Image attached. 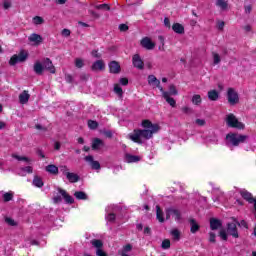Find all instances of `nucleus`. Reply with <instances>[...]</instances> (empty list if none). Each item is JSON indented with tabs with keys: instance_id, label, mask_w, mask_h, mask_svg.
I'll list each match as a JSON object with an SVG mask.
<instances>
[{
	"instance_id": "obj_1",
	"label": "nucleus",
	"mask_w": 256,
	"mask_h": 256,
	"mask_svg": "<svg viewBox=\"0 0 256 256\" xmlns=\"http://www.w3.org/2000/svg\"><path fill=\"white\" fill-rule=\"evenodd\" d=\"M143 129L134 130L133 133L128 135V138L134 143L143 144L149 139H153V135L161 131V126L159 123H153L151 120H143L142 123Z\"/></svg>"
},
{
	"instance_id": "obj_2",
	"label": "nucleus",
	"mask_w": 256,
	"mask_h": 256,
	"mask_svg": "<svg viewBox=\"0 0 256 256\" xmlns=\"http://www.w3.org/2000/svg\"><path fill=\"white\" fill-rule=\"evenodd\" d=\"M247 139H249V136L237 133H229L226 135V143L229 147H239V145L245 143Z\"/></svg>"
},
{
	"instance_id": "obj_3",
	"label": "nucleus",
	"mask_w": 256,
	"mask_h": 256,
	"mask_svg": "<svg viewBox=\"0 0 256 256\" xmlns=\"http://www.w3.org/2000/svg\"><path fill=\"white\" fill-rule=\"evenodd\" d=\"M29 59V51L21 50L18 54L10 58V65H17V63H25Z\"/></svg>"
},
{
	"instance_id": "obj_4",
	"label": "nucleus",
	"mask_w": 256,
	"mask_h": 256,
	"mask_svg": "<svg viewBox=\"0 0 256 256\" xmlns=\"http://www.w3.org/2000/svg\"><path fill=\"white\" fill-rule=\"evenodd\" d=\"M226 123L228 127H233L234 129H245V124L239 122L237 117H235L233 114H228L226 116Z\"/></svg>"
},
{
	"instance_id": "obj_5",
	"label": "nucleus",
	"mask_w": 256,
	"mask_h": 256,
	"mask_svg": "<svg viewBox=\"0 0 256 256\" xmlns=\"http://www.w3.org/2000/svg\"><path fill=\"white\" fill-rule=\"evenodd\" d=\"M227 99L230 105H237L239 103V93L234 88L227 89Z\"/></svg>"
},
{
	"instance_id": "obj_6",
	"label": "nucleus",
	"mask_w": 256,
	"mask_h": 256,
	"mask_svg": "<svg viewBox=\"0 0 256 256\" xmlns=\"http://www.w3.org/2000/svg\"><path fill=\"white\" fill-rule=\"evenodd\" d=\"M140 45L141 47H143V49H146L147 51H153L156 46L155 42L150 37L142 38L140 41Z\"/></svg>"
},
{
	"instance_id": "obj_7",
	"label": "nucleus",
	"mask_w": 256,
	"mask_h": 256,
	"mask_svg": "<svg viewBox=\"0 0 256 256\" xmlns=\"http://www.w3.org/2000/svg\"><path fill=\"white\" fill-rule=\"evenodd\" d=\"M28 41L33 47H39V45L43 43V36L37 33H33L28 37Z\"/></svg>"
},
{
	"instance_id": "obj_8",
	"label": "nucleus",
	"mask_w": 256,
	"mask_h": 256,
	"mask_svg": "<svg viewBox=\"0 0 256 256\" xmlns=\"http://www.w3.org/2000/svg\"><path fill=\"white\" fill-rule=\"evenodd\" d=\"M148 85H150V87L153 89H159L160 91L163 89V87H161V81H159L155 75L148 76Z\"/></svg>"
},
{
	"instance_id": "obj_9",
	"label": "nucleus",
	"mask_w": 256,
	"mask_h": 256,
	"mask_svg": "<svg viewBox=\"0 0 256 256\" xmlns=\"http://www.w3.org/2000/svg\"><path fill=\"white\" fill-rule=\"evenodd\" d=\"M58 193L62 195L65 203H67L68 205H73L75 203V199L73 198V196L69 195V193H67L65 189L58 188Z\"/></svg>"
},
{
	"instance_id": "obj_10",
	"label": "nucleus",
	"mask_w": 256,
	"mask_h": 256,
	"mask_svg": "<svg viewBox=\"0 0 256 256\" xmlns=\"http://www.w3.org/2000/svg\"><path fill=\"white\" fill-rule=\"evenodd\" d=\"M105 61L103 60H96L92 66L91 69L92 71H94L95 73H101V71H105Z\"/></svg>"
},
{
	"instance_id": "obj_11",
	"label": "nucleus",
	"mask_w": 256,
	"mask_h": 256,
	"mask_svg": "<svg viewBox=\"0 0 256 256\" xmlns=\"http://www.w3.org/2000/svg\"><path fill=\"white\" fill-rule=\"evenodd\" d=\"M227 232L229 235L234 237V239H239V231L237 230V224L231 222L227 224Z\"/></svg>"
},
{
	"instance_id": "obj_12",
	"label": "nucleus",
	"mask_w": 256,
	"mask_h": 256,
	"mask_svg": "<svg viewBox=\"0 0 256 256\" xmlns=\"http://www.w3.org/2000/svg\"><path fill=\"white\" fill-rule=\"evenodd\" d=\"M132 63L133 66L136 67V69H144L145 63L143 62V59H141V56L139 54H135L132 57Z\"/></svg>"
},
{
	"instance_id": "obj_13",
	"label": "nucleus",
	"mask_w": 256,
	"mask_h": 256,
	"mask_svg": "<svg viewBox=\"0 0 256 256\" xmlns=\"http://www.w3.org/2000/svg\"><path fill=\"white\" fill-rule=\"evenodd\" d=\"M223 227V222L217 218H210V229L211 231H217Z\"/></svg>"
},
{
	"instance_id": "obj_14",
	"label": "nucleus",
	"mask_w": 256,
	"mask_h": 256,
	"mask_svg": "<svg viewBox=\"0 0 256 256\" xmlns=\"http://www.w3.org/2000/svg\"><path fill=\"white\" fill-rule=\"evenodd\" d=\"M160 91H161L165 101H167L171 107H175V105H177V102L175 101V99L171 98V96L169 95V93L167 91L163 90V88H160Z\"/></svg>"
},
{
	"instance_id": "obj_15",
	"label": "nucleus",
	"mask_w": 256,
	"mask_h": 256,
	"mask_svg": "<svg viewBox=\"0 0 256 256\" xmlns=\"http://www.w3.org/2000/svg\"><path fill=\"white\" fill-rule=\"evenodd\" d=\"M172 31L176 33L177 35H184L185 34V26L181 23H174L172 25Z\"/></svg>"
},
{
	"instance_id": "obj_16",
	"label": "nucleus",
	"mask_w": 256,
	"mask_h": 256,
	"mask_svg": "<svg viewBox=\"0 0 256 256\" xmlns=\"http://www.w3.org/2000/svg\"><path fill=\"white\" fill-rule=\"evenodd\" d=\"M44 70L49 71L50 73H55V66H53V62L51 59L46 58L43 61Z\"/></svg>"
},
{
	"instance_id": "obj_17",
	"label": "nucleus",
	"mask_w": 256,
	"mask_h": 256,
	"mask_svg": "<svg viewBox=\"0 0 256 256\" xmlns=\"http://www.w3.org/2000/svg\"><path fill=\"white\" fill-rule=\"evenodd\" d=\"M104 143H103V140L99 139V138H94L92 140V149L94 151H99V149H103L104 147Z\"/></svg>"
},
{
	"instance_id": "obj_18",
	"label": "nucleus",
	"mask_w": 256,
	"mask_h": 256,
	"mask_svg": "<svg viewBox=\"0 0 256 256\" xmlns=\"http://www.w3.org/2000/svg\"><path fill=\"white\" fill-rule=\"evenodd\" d=\"M110 73H120L121 72V65H119V62L112 61L109 64Z\"/></svg>"
},
{
	"instance_id": "obj_19",
	"label": "nucleus",
	"mask_w": 256,
	"mask_h": 256,
	"mask_svg": "<svg viewBox=\"0 0 256 256\" xmlns=\"http://www.w3.org/2000/svg\"><path fill=\"white\" fill-rule=\"evenodd\" d=\"M190 233L195 234L201 229V226L197 223V220L190 219Z\"/></svg>"
},
{
	"instance_id": "obj_20",
	"label": "nucleus",
	"mask_w": 256,
	"mask_h": 256,
	"mask_svg": "<svg viewBox=\"0 0 256 256\" xmlns=\"http://www.w3.org/2000/svg\"><path fill=\"white\" fill-rule=\"evenodd\" d=\"M240 195L242 198L245 199V201H248V203H253L255 201V198H253V194L247 190H243L240 192Z\"/></svg>"
},
{
	"instance_id": "obj_21",
	"label": "nucleus",
	"mask_w": 256,
	"mask_h": 256,
	"mask_svg": "<svg viewBox=\"0 0 256 256\" xmlns=\"http://www.w3.org/2000/svg\"><path fill=\"white\" fill-rule=\"evenodd\" d=\"M45 71V66L41 62L37 61L34 63V73L36 75H43V72Z\"/></svg>"
},
{
	"instance_id": "obj_22",
	"label": "nucleus",
	"mask_w": 256,
	"mask_h": 256,
	"mask_svg": "<svg viewBox=\"0 0 256 256\" xmlns=\"http://www.w3.org/2000/svg\"><path fill=\"white\" fill-rule=\"evenodd\" d=\"M156 219L159 223H165V217L160 205L156 206Z\"/></svg>"
},
{
	"instance_id": "obj_23",
	"label": "nucleus",
	"mask_w": 256,
	"mask_h": 256,
	"mask_svg": "<svg viewBox=\"0 0 256 256\" xmlns=\"http://www.w3.org/2000/svg\"><path fill=\"white\" fill-rule=\"evenodd\" d=\"M66 179H68L69 183H79L81 177L77 173L70 172L67 174Z\"/></svg>"
},
{
	"instance_id": "obj_24",
	"label": "nucleus",
	"mask_w": 256,
	"mask_h": 256,
	"mask_svg": "<svg viewBox=\"0 0 256 256\" xmlns=\"http://www.w3.org/2000/svg\"><path fill=\"white\" fill-rule=\"evenodd\" d=\"M29 97H31V95H29V92H28L27 90H24V91L19 95V102H20L22 105H25V103H28Z\"/></svg>"
},
{
	"instance_id": "obj_25",
	"label": "nucleus",
	"mask_w": 256,
	"mask_h": 256,
	"mask_svg": "<svg viewBox=\"0 0 256 256\" xmlns=\"http://www.w3.org/2000/svg\"><path fill=\"white\" fill-rule=\"evenodd\" d=\"M45 171L50 173V175H59V167L53 164L46 166Z\"/></svg>"
},
{
	"instance_id": "obj_26",
	"label": "nucleus",
	"mask_w": 256,
	"mask_h": 256,
	"mask_svg": "<svg viewBox=\"0 0 256 256\" xmlns=\"http://www.w3.org/2000/svg\"><path fill=\"white\" fill-rule=\"evenodd\" d=\"M208 99L210 101H219V91L215 89L208 91Z\"/></svg>"
},
{
	"instance_id": "obj_27",
	"label": "nucleus",
	"mask_w": 256,
	"mask_h": 256,
	"mask_svg": "<svg viewBox=\"0 0 256 256\" xmlns=\"http://www.w3.org/2000/svg\"><path fill=\"white\" fill-rule=\"evenodd\" d=\"M216 6L219 7L221 11H227V9H229L227 0H216Z\"/></svg>"
},
{
	"instance_id": "obj_28",
	"label": "nucleus",
	"mask_w": 256,
	"mask_h": 256,
	"mask_svg": "<svg viewBox=\"0 0 256 256\" xmlns=\"http://www.w3.org/2000/svg\"><path fill=\"white\" fill-rule=\"evenodd\" d=\"M32 183L34 187H38L39 189L45 185V183H43V179L38 175L34 176Z\"/></svg>"
},
{
	"instance_id": "obj_29",
	"label": "nucleus",
	"mask_w": 256,
	"mask_h": 256,
	"mask_svg": "<svg viewBox=\"0 0 256 256\" xmlns=\"http://www.w3.org/2000/svg\"><path fill=\"white\" fill-rule=\"evenodd\" d=\"M74 197L76 199H78V201H87V199H88L87 193H85L83 191H76L74 193Z\"/></svg>"
},
{
	"instance_id": "obj_30",
	"label": "nucleus",
	"mask_w": 256,
	"mask_h": 256,
	"mask_svg": "<svg viewBox=\"0 0 256 256\" xmlns=\"http://www.w3.org/2000/svg\"><path fill=\"white\" fill-rule=\"evenodd\" d=\"M91 245L95 247L96 251L98 249H103V240L101 239H92L90 241Z\"/></svg>"
},
{
	"instance_id": "obj_31",
	"label": "nucleus",
	"mask_w": 256,
	"mask_h": 256,
	"mask_svg": "<svg viewBox=\"0 0 256 256\" xmlns=\"http://www.w3.org/2000/svg\"><path fill=\"white\" fill-rule=\"evenodd\" d=\"M170 235H172L174 241H180L181 240V231L179 229L175 228L170 231Z\"/></svg>"
},
{
	"instance_id": "obj_32",
	"label": "nucleus",
	"mask_w": 256,
	"mask_h": 256,
	"mask_svg": "<svg viewBox=\"0 0 256 256\" xmlns=\"http://www.w3.org/2000/svg\"><path fill=\"white\" fill-rule=\"evenodd\" d=\"M192 103L194 105H196L197 107H199V105H201V103H203V99L201 98V95L199 94H194L192 96V99H191Z\"/></svg>"
},
{
	"instance_id": "obj_33",
	"label": "nucleus",
	"mask_w": 256,
	"mask_h": 256,
	"mask_svg": "<svg viewBox=\"0 0 256 256\" xmlns=\"http://www.w3.org/2000/svg\"><path fill=\"white\" fill-rule=\"evenodd\" d=\"M88 165L94 171H99V169H101V164L99 161H88Z\"/></svg>"
},
{
	"instance_id": "obj_34",
	"label": "nucleus",
	"mask_w": 256,
	"mask_h": 256,
	"mask_svg": "<svg viewBox=\"0 0 256 256\" xmlns=\"http://www.w3.org/2000/svg\"><path fill=\"white\" fill-rule=\"evenodd\" d=\"M212 59L214 65H219V63H221V56L217 52H212Z\"/></svg>"
},
{
	"instance_id": "obj_35",
	"label": "nucleus",
	"mask_w": 256,
	"mask_h": 256,
	"mask_svg": "<svg viewBox=\"0 0 256 256\" xmlns=\"http://www.w3.org/2000/svg\"><path fill=\"white\" fill-rule=\"evenodd\" d=\"M170 213H172V215H174L175 221H180V219H181V212L178 209L170 208Z\"/></svg>"
},
{
	"instance_id": "obj_36",
	"label": "nucleus",
	"mask_w": 256,
	"mask_h": 256,
	"mask_svg": "<svg viewBox=\"0 0 256 256\" xmlns=\"http://www.w3.org/2000/svg\"><path fill=\"white\" fill-rule=\"evenodd\" d=\"M3 201H4V203H9V201H13V193H11V192L4 193Z\"/></svg>"
},
{
	"instance_id": "obj_37",
	"label": "nucleus",
	"mask_w": 256,
	"mask_h": 256,
	"mask_svg": "<svg viewBox=\"0 0 256 256\" xmlns=\"http://www.w3.org/2000/svg\"><path fill=\"white\" fill-rule=\"evenodd\" d=\"M194 124L197 126V127H205V125H207V121L203 118H198L194 121Z\"/></svg>"
},
{
	"instance_id": "obj_38",
	"label": "nucleus",
	"mask_w": 256,
	"mask_h": 256,
	"mask_svg": "<svg viewBox=\"0 0 256 256\" xmlns=\"http://www.w3.org/2000/svg\"><path fill=\"white\" fill-rule=\"evenodd\" d=\"M168 95L171 97V95H179V91H177V87L175 85L169 86Z\"/></svg>"
},
{
	"instance_id": "obj_39",
	"label": "nucleus",
	"mask_w": 256,
	"mask_h": 256,
	"mask_svg": "<svg viewBox=\"0 0 256 256\" xmlns=\"http://www.w3.org/2000/svg\"><path fill=\"white\" fill-rule=\"evenodd\" d=\"M161 247H162V249H164V250L171 249V240H169V239H164V240L162 241Z\"/></svg>"
},
{
	"instance_id": "obj_40",
	"label": "nucleus",
	"mask_w": 256,
	"mask_h": 256,
	"mask_svg": "<svg viewBox=\"0 0 256 256\" xmlns=\"http://www.w3.org/2000/svg\"><path fill=\"white\" fill-rule=\"evenodd\" d=\"M114 93H116V95H118V97H122L123 88H121V86L119 84H115L114 85Z\"/></svg>"
},
{
	"instance_id": "obj_41",
	"label": "nucleus",
	"mask_w": 256,
	"mask_h": 256,
	"mask_svg": "<svg viewBox=\"0 0 256 256\" xmlns=\"http://www.w3.org/2000/svg\"><path fill=\"white\" fill-rule=\"evenodd\" d=\"M32 23L34 25H43L44 23V20L41 16H35L33 19H32Z\"/></svg>"
},
{
	"instance_id": "obj_42",
	"label": "nucleus",
	"mask_w": 256,
	"mask_h": 256,
	"mask_svg": "<svg viewBox=\"0 0 256 256\" xmlns=\"http://www.w3.org/2000/svg\"><path fill=\"white\" fill-rule=\"evenodd\" d=\"M107 222L108 223H115L116 219H117V215H115V213H109L106 216Z\"/></svg>"
},
{
	"instance_id": "obj_43",
	"label": "nucleus",
	"mask_w": 256,
	"mask_h": 256,
	"mask_svg": "<svg viewBox=\"0 0 256 256\" xmlns=\"http://www.w3.org/2000/svg\"><path fill=\"white\" fill-rule=\"evenodd\" d=\"M84 66H85V61L83 59L81 58L75 59V67H77L78 69H81Z\"/></svg>"
},
{
	"instance_id": "obj_44",
	"label": "nucleus",
	"mask_w": 256,
	"mask_h": 256,
	"mask_svg": "<svg viewBox=\"0 0 256 256\" xmlns=\"http://www.w3.org/2000/svg\"><path fill=\"white\" fill-rule=\"evenodd\" d=\"M5 223H7V225L10 227H16L17 225V222H15V220L11 217H5Z\"/></svg>"
},
{
	"instance_id": "obj_45",
	"label": "nucleus",
	"mask_w": 256,
	"mask_h": 256,
	"mask_svg": "<svg viewBox=\"0 0 256 256\" xmlns=\"http://www.w3.org/2000/svg\"><path fill=\"white\" fill-rule=\"evenodd\" d=\"M126 159H127V161H141L140 156H134V155H131V154H127Z\"/></svg>"
},
{
	"instance_id": "obj_46",
	"label": "nucleus",
	"mask_w": 256,
	"mask_h": 256,
	"mask_svg": "<svg viewBox=\"0 0 256 256\" xmlns=\"http://www.w3.org/2000/svg\"><path fill=\"white\" fill-rule=\"evenodd\" d=\"M219 237L221 238L222 241H227L228 239L227 231H225V229H221L219 231Z\"/></svg>"
},
{
	"instance_id": "obj_47",
	"label": "nucleus",
	"mask_w": 256,
	"mask_h": 256,
	"mask_svg": "<svg viewBox=\"0 0 256 256\" xmlns=\"http://www.w3.org/2000/svg\"><path fill=\"white\" fill-rule=\"evenodd\" d=\"M88 127L89 129H97V127H99V124L97 123V121L89 120Z\"/></svg>"
},
{
	"instance_id": "obj_48",
	"label": "nucleus",
	"mask_w": 256,
	"mask_h": 256,
	"mask_svg": "<svg viewBox=\"0 0 256 256\" xmlns=\"http://www.w3.org/2000/svg\"><path fill=\"white\" fill-rule=\"evenodd\" d=\"M59 169H60V173H62V175H64L65 177H67V174L70 173L67 166H60Z\"/></svg>"
},
{
	"instance_id": "obj_49",
	"label": "nucleus",
	"mask_w": 256,
	"mask_h": 256,
	"mask_svg": "<svg viewBox=\"0 0 256 256\" xmlns=\"http://www.w3.org/2000/svg\"><path fill=\"white\" fill-rule=\"evenodd\" d=\"M216 237H217V235L214 232H209V242L210 243H217Z\"/></svg>"
},
{
	"instance_id": "obj_50",
	"label": "nucleus",
	"mask_w": 256,
	"mask_h": 256,
	"mask_svg": "<svg viewBox=\"0 0 256 256\" xmlns=\"http://www.w3.org/2000/svg\"><path fill=\"white\" fill-rule=\"evenodd\" d=\"M96 9H103L105 11H109L111 7L108 4H100V5H96Z\"/></svg>"
},
{
	"instance_id": "obj_51",
	"label": "nucleus",
	"mask_w": 256,
	"mask_h": 256,
	"mask_svg": "<svg viewBox=\"0 0 256 256\" xmlns=\"http://www.w3.org/2000/svg\"><path fill=\"white\" fill-rule=\"evenodd\" d=\"M224 28H225V22L222 20H218L217 21V29H219V31H223Z\"/></svg>"
},
{
	"instance_id": "obj_52",
	"label": "nucleus",
	"mask_w": 256,
	"mask_h": 256,
	"mask_svg": "<svg viewBox=\"0 0 256 256\" xmlns=\"http://www.w3.org/2000/svg\"><path fill=\"white\" fill-rule=\"evenodd\" d=\"M132 249H133V246H132L131 244H127V245H125V246L123 247L122 253L127 254V253H129V251H131Z\"/></svg>"
},
{
	"instance_id": "obj_53",
	"label": "nucleus",
	"mask_w": 256,
	"mask_h": 256,
	"mask_svg": "<svg viewBox=\"0 0 256 256\" xmlns=\"http://www.w3.org/2000/svg\"><path fill=\"white\" fill-rule=\"evenodd\" d=\"M92 57H95L96 59H101V53H99L97 50H93L91 52Z\"/></svg>"
},
{
	"instance_id": "obj_54",
	"label": "nucleus",
	"mask_w": 256,
	"mask_h": 256,
	"mask_svg": "<svg viewBox=\"0 0 256 256\" xmlns=\"http://www.w3.org/2000/svg\"><path fill=\"white\" fill-rule=\"evenodd\" d=\"M13 159H16L17 161H27V158L23 157V156H19L17 154H14Z\"/></svg>"
},
{
	"instance_id": "obj_55",
	"label": "nucleus",
	"mask_w": 256,
	"mask_h": 256,
	"mask_svg": "<svg viewBox=\"0 0 256 256\" xmlns=\"http://www.w3.org/2000/svg\"><path fill=\"white\" fill-rule=\"evenodd\" d=\"M96 255L97 256H108L107 252H104L103 249L96 250Z\"/></svg>"
},
{
	"instance_id": "obj_56",
	"label": "nucleus",
	"mask_w": 256,
	"mask_h": 256,
	"mask_svg": "<svg viewBox=\"0 0 256 256\" xmlns=\"http://www.w3.org/2000/svg\"><path fill=\"white\" fill-rule=\"evenodd\" d=\"M63 201V199L61 198V196H54L53 197V203L57 204V203H61Z\"/></svg>"
},
{
	"instance_id": "obj_57",
	"label": "nucleus",
	"mask_w": 256,
	"mask_h": 256,
	"mask_svg": "<svg viewBox=\"0 0 256 256\" xmlns=\"http://www.w3.org/2000/svg\"><path fill=\"white\" fill-rule=\"evenodd\" d=\"M164 26H165L167 29H170V27H171V21L169 20V18L164 19Z\"/></svg>"
},
{
	"instance_id": "obj_58",
	"label": "nucleus",
	"mask_w": 256,
	"mask_h": 256,
	"mask_svg": "<svg viewBox=\"0 0 256 256\" xmlns=\"http://www.w3.org/2000/svg\"><path fill=\"white\" fill-rule=\"evenodd\" d=\"M62 35L63 37H69V35H71V31L69 29H63Z\"/></svg>"
},
{
	"instance_id": "obj_59",
	"label": "nucleus",
	"mask_w": 256,
	"mask_h": 256,
	"mask_svg": "<svg viewBox=\"0 0 256 256\" xmlns=\"http://www.w3.org/2000/svg\"><path fill=\"white\" fill-rule=\"evenodd\" d=\"M23 171H25L26 173H33V167L26 166L23 168Z\"/></svg>"
},
{
	"instance_id": "obj_60",
	"label": "nucleus",
	"mask_w": 256,
	"mask_h": 256,
	"mask_svg": "<svg viewBox=\"0 0 256 256\" xmlns=\"http://www.w3.org/2000/svg\"><path fill=\"white\" fill-rule=\"evenodd\" d=\"M3 7H4V9H9V8H11V3L8 0L4 1Z\"/></svg>"
},
{
	"instance_id": "obj_61",
	"label": "nucleus",
	"mask_w": 256,
	"mask_h": 256,
	"mask_svg": "<svg viewBox=\"0 0 256 256\" xmlns=\"http://www.w3.org/2000/svg\"><path fill=\"white\" fill-rule=\"evenodd\" d=\"M120 31H127L129 29V26H127L126 24H121L119 26Z\"/></svg>"
},
{
	"instance_id": "obj_62",
	"label": "nucleus",
	"mask_w": 256,
	"mask_h": 256,
	"mask_svg": "<svg viewBox=\"0 0 256 256\" xmlns=\"http://www.w3.org/2000/svg\"><path fill=\"white\" fill-rule=\"evenodd\" d=\"M144 235H151V228L149 226L144 228Z\"/></svg>"
},
{
	"instance_id": "obj_63",
	"label": "nucleus",
	"mask_w": 256,
	"mask_h": 256,
	"mask_svg": "<svg viewBox=\"0 0 256 256\" xmlns=\"http://www.w3.org/2000/svg\"><path fill=\"white\" fill-rule=\"evenodd\" d=\"M182 111H183V113H186L187 115H189V113H191V108L185 106L182 108Z\"/></svg>"
},
{
	"instance_id": "obj_64",
	"label": "nucleus",
	"mask_w": 256,
	"mask_h": 256,
	"mask_svg": "<svg viewBox=\"0 0 256 256\" xmlns=\"http://www.w3.org/2000/svg\"><path fill=\"white\" fill-rule=\"evenodd\" d=\"M120 83H121V85H128L129 84V80L127 78H121L120 79Z\"/></svg>"
}]
</instances>
